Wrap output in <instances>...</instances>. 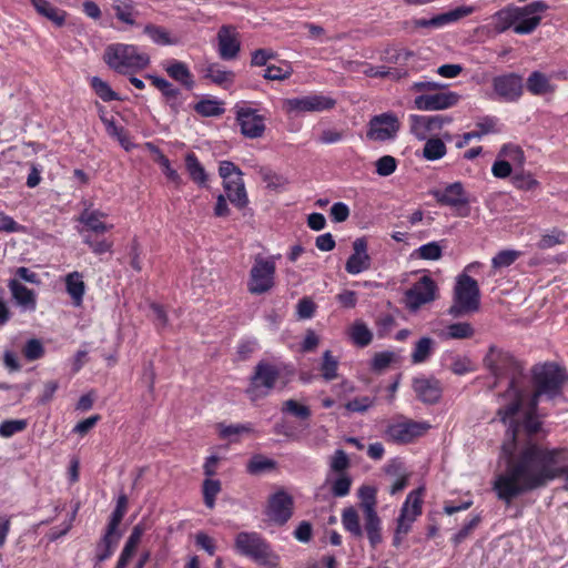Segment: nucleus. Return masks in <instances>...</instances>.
<instances>
[{
    "instance_id": "45",
    "label": "nucleus",
    "mask_w": 568,
    "mask_h": 568,
    "mask_svg": "<svg viewBox=\"0 0 568 568\" xmlns=\"http://www.w3.org/2000/svg\"><path fill=\"white\" fill-rule=\"evenodd\" d=\"M115 17L124 23L134 24V3L131 0H115L113 3Z\"/></svg>"
},
{
    "instance_id": "44",
    "label": "nucleus",
    "mask_w": 568,
    "mask_h": 568,
    "mask_svg": "<svg viewBox=\"0 0 568 568\" xmlns=\"http://www.w3.org/2000/svg\"><path fill=\"white\" fill-rule=\"evenodd\" d=\"M168 74L174 80L183 83L187 88H192L193 81L191 78L190 70L186 64L183 62H173L172 64L165 68Z\"/></svg>"
},
{
    "instance_id": "24",
    "label": "nucleus",
    "mask_w": 568,
    "mask_h": 568,
    "mask_svg": "<svg viewBox=\"0 0 568 568\" xmlns=\"http://www.w3.org/2000/svg\"><path fill=\"white\" fill-rule=\"evenodd\" d=\"M12 298L23 312H34L37 308V294L34 291L22 285L18 280L12 278L8 283Z\"/></svg>"
},
{
    "instance_id": "12",
    "label": "nucleus",
    "mask_w": 568,
    "mask_h": 568,
    "mask_svg": "<svg viewBox=\"0 0 568 568\" xmlns=\"http://www.w3.org/2000/svg\"><path fill=\"white\" fill-rule=\"evenodd\" d=\"M335 105L332 98L325 95H306L301 98H292L283 100V110L291 114H300L304 112H322L329 110Z\"/></svg>"
},
{
    "instance_id": "51",
    "label": "nucleus",
    "mask_w": 568,
    "mask_h": 568,
    "mask_svg": "<svg viewBox=\"0 0 568 568\" xmlns=\"http://www.w3.org/2000/svg\"><path fill=\"white\" fill-rule=\"evenodd\" d=\"M27 426L26 419H7L0 424V437L10 438L14 434L24 430Z\"/></svg>"
},
{
    "instance_id": "2",
    "label": "nucleus",
    "mask_w": 568,
    "mask_h": 568,
    "mask_svg": "<svg viewBox=\"0 0 568 568\" xmlns=\"http://www.w3.org/2000/svg\"><path fill=\"white\" fill-rule=\"evenodd\" d=\"M103 61L115 72L129 74L145 69L150 63V58L140 52L135 45L113 43L105 48Z\"/></svg>"
},
{
    "instance_id": "61",
    "label": "nucleus",
    "mask_w": 568,
    "mask_h": 568,
    "mask_svg": "<svg viewBox=\"0 0 568 568\" xmlns=\"http://www.w3.org/2000/svg\"><path fill=\"white\" fill-rule=\"evenodd\" d=\"M374 405V398L368 396L356 397L346 404V408L355 413H364Z\"/></svg>"
},
{
    "instance_id": "37",
    "label": "nucleus",
    "mask_w": 568,
    "mask_h": 568,
    "mask_svg": "<svg viewBox=\"0 0 568 568\" xmlns=\"http://www.w3.org/2000/svg\"><path fill=\"white\" fill-rule=\"evenodd\" d=\"M474 335V328L469 323L459 322L450 324L446 327L440 336L445 339H464Z\"/></svg>"
},
{
    "instance_id": "9",
    "label": "nucleus",
    "mask_w": 568,
    "mask_h": 568,
    "mask_svg": "<svg viewBox=\"0 0 568 568\" xmlns=\"http://www.w3.org/2000/svg\"><path fill=\"white\" fill-rule=\"evenodd\" d=\"M278 377V371L275 366L267 363H260L255 367V373L251 377L246 394L252 402L266 397L273 389Z\"/></svg>"
},
{
    "instance_id": "5",
    "label": "nucleus",
    "mask_w": 568,
    "mask_h": 568,
    "mask_svg": "<svg viewBox=\"0 0 568 568\" xmlns=\"http://www.w3.org/2000/svg\"><path fill=\"white\" fill-rule=\"evenodd\" d=\"M479 300L480 293L477 282L468 274L462 273L456 277L449 314L460 316L476 312L479 308Z\"/></svg>"
},
{
    "instance_id": "11",
    "label": "nucleus",
    "mask_w": 568,
    "mask_h": 568,
    "mask_svg": "<svg viewBox=\"0 0 568 568\" xmlns=\"http://www.w3.org/2000/svg\"><path fill=\"white\" fill-rule=\"evenodd\" d=\"M433 195L438 203L455 210L457 215L463 217L469 215V197L460 182L452 183L444 190H436L433 192Z\"/></svg>"
},
{
    "instance_id": "32",
    "label": "nucleus",
    "mask_w": 568,
    "mask_h": 568,
    "mask_svg": "<svg viewBox=\"0 0 568 568\" xmlns=\"http://www.w3.org/2000/svg\"><path fill=\"white\" fill-rule=\"evenodd\" d=\"M219 436L230 442H237L242 435L254 433V426L251 423L231 424L221 423L216 426Z\"/></svg>"
},
{
    "instance_id": "6",
    "label": "nucleus",
    "mask_w": 568,
    "mask_h": 568,
    "mask_svg": "<svg viewBox=\"0 0 568 568\" xmlns=\"http://www.w3.org/2000/svg\"><path fill=\"white\" fill-rule=\"evenodd\" d=\"M275 256L254 257L253 265L248 273L246 288L253 295H262L271 292L276 285Z\"/></svg>"
},
{
    "instance_id": "43",
    "label": "nucleus",
    "mask_w": 568,
    "mask_h": 568,
    "mask_svg": "<svg viewBox=\"0 0 568 568\" xmlns=\"http://www.w3.org/2000/svg\"><path fill=\"white\" fill-rule=\"evenodd\" d=\"M222 101L204 99L194 105V110L202 116H220L224 113Z\"/></svg>"
},
{
    "instance_id": "52",
    "label": "nucleus",
    "mask_w": 568,
    "mask_h": 568,
    "mask_svg": "<svg viewBox=\"0 0 568 568\" xmlns=\"http://www.w3.org/2000/svg\"><path fill=\"white\" fill-rule=\"evenodd\" d=\"M361 509L363 511L376 510V489L372 486H363L358 490Z\"/></svg>"
},
{
    "instance_id": "13",
    "label": "nucleus",
    "mask_w": 568,
    "mask_h": 568,
    "mask_svg": "<svg viewBox=\"0 0 568 568\" xmlns=\"http://www.w3.org/2000/svg\"><path fill=\"white\" fill-rule=\"evenodd\" d=\"M525 155L523 150L515 144L504 145L498 153V160L494 163L491 172L496 178H507L523 166Z\"/></svg>"
},
{
    "instance_id": "48",
    "label": "nucleus",
    "mask_w": 568,
    "mask_h": 568,
    "mask_svg": "<svg viewBox=\"0 0 568 568\" xmlns=\"http://www.w3.org/2000/svg\"><path fill=\"white\" fill-rule=\"evenodd\" d=\"M521 253L516 250H503L498 252L493 258H491V265L495 270L504 268L510 266L519 256Z\"/></svg>"
},
{
    "instance_id": "36",
    "label": "nucleus",
    "mask_w": 568,
    "mask_h": 568,
    "mask_svg": "<svg viewBox=\"0 0 568 568\" xmlns=\"http://www.w3.org/2000/svg\"><path fill=\"white\" fill-rule=\"evenodd\" d=\"M348 335L352 342L361 347L367 346L373 339V334L371 329L362 321H356L349 327Z\"/></svg>"
},
{
    "instance_id": "40",
    "label": "nucleus",
    "mask_w": 568,
    "mask_h": 568,
    "mask_svg": "<svg viewBox=\"0 0 568 568\" xmlns=\"http://www.w3.org/2000/svg\"><path fill=\"white\" fill-rule=\"evenodd\" d=\"M443 255V246L439 242H429L414 250L412 257L426 261H438Z\"/></svg>"
},
{
    "instance_id": "46",
    "label": "nucleus",
    "mask_w": 568,
    "mask_h": 568,
    "mask_svg": "<svg viewBox=\"0 0 568 568\" xmlns=\"http://www.w3.org/2000/svg\"><path fill=\"white\" fill-rule=\"evenodd\" d=\"M423 154L427 160H438L446 154V145L439 138L428 139L424 145Z\"/></svg>"
},
{
    "instance_id": "57",
    "label": "nucleus",
    "mask_w": 568,
    "mask_h": 568,
    "mask_svg": "<svg viewBox=\"0 0 568 568\" xmlns=\"http://www.w3.org/2000/svg\"><path fill=\"white\" fill-rule=\"evenodd\" d=\"M282 410L284 413L294 415L298 418L305 419L311 416V410L307 406L300 404L294 399H287L284 402Z\"/></svg>"
},
{
    "instance_id": "17",
    "label": "nucleus",
    "mask_w": 568,
    "mask_h": 568,
    "mask_svg": "<svg viewBox=\"0 0 568 568\" xmlns=\"http://www.w3.org/2000/svg\"><path fill=\"white\" fill-rule=\"evenodd\" d=\"M352 246L353 253L345 263V270L351 275H357L371 268L372 257L368 254V243L365 237H357Z\"/></svg>"
},
{
    "instance_id": "62",
    "label": "nucleus",
    "mask_w": 568,
    "mask_h": 568,
    "mask_svg": "<svg viewBox=\"0 0 568 568\" xmlns=\"http://www.w3.org/2000/svg\"><path fill=\"white\" fill-rule=\"evenodd\" d=\"M145 529L141 524H138L133 527L131 535L129 536L123 549L129 550L131 552H135L141 538L144 534Z\"/></svg>"
},
{
    "instance_id": "42",
    "label": "nucleus",
    "mask_w": 568,
    "mask_h": 568,
    "mask_svg": "<svg viewBox=\"0 0 568 568\" xmlns=\"http://www.w3.org/2000/svg\"><path fill=\"white\" fill-rule=\"evenodd\" d=\"M473 12L471 7H459L449 12L439 14L430 19V23H433L434 28L442 27L444 24L457 21L466 16H469Z\"/></svg>"
},
{
    "instance_id": "26",
    "label": "nucleus",
    "mask_w": 568,
    "mask_h": 568,
    "mask_svg": "<svg viewBox=\"0 0 568 568\" xmlns=\"http://www.w3.org/2000/svg\"><path fill=\"white\" fill-rule=\"evenodd\" d=\"M413 387L417 397L425 403L433 404L440 397V388L436 381L416 378L414 379Z\"/></svg>"
},
{
    "instance_id": "21",
    "label": "nucleus",
    "mask_w": 568,
    "mask_h": 568,
    "mask_svg": "<svg viewBox=\"0 0 568 568\" xmlns=\"http://www.w3.org/2000/svg\"><path fill=\"white\" fill-rule=\"evenodd\" d=\"M219 54L223 60H233L237 57L241 42L240 34L233 26H222L217 32Z\"/></svg>"
},
{
    "instance_id": "25",
    "label": "nucleus",
    "mask_w": 568,
    "mask_h": 568,
    "mask_svg": "<svg viewBox=\"0 0 568 568\" xmlns=\"http://www.w3.org/2000/svg\"><path fill=\"white\" fill-rule=\"evenodd\" d=\"M65 291L72 300V304L77 307L83 303L85 294V283L83 275L77 271L71 272L64 277Z\"/></svg>"
},
{
    "instance_id": "20",
    "label": "nucleus",
    "mask_w": 568,
    "mask_h": 568,
    "mask_svg": "<svg viewBox=\"0 0 568 568\" xmlns=\"http://www.w3.org/2000/svg\"><path fill=\"white\" fill-rule=\"evenodd\" d=\"M495 93L505 101H516L523 93V80L518 74L509 73L493 79Z\"/></svg>"
},
{
    "instance_id": "49",
    "label": "nucleus",
    "mask_w": 568,
    "mask_h": 568,
    "mask_svg": "<svg viewBox=\"0 0 568 568\" xmlns=\"http://www.w3.org/2000/svg\"><path fill=\"white\" fill-rule=\"evenodd\" d=\"M349 467V459L346 453L342 449L335 450L329 458V473L328 474H346L345 470Z\"/></svg>"
},
{
    "instance_id": "22",
    "label": "nucleus",
    "mask_w": 568,
    "mask_h": 568,
    "mask_svg": "<svg viewBox=\"0 0 568 568\" xmlns=\"http://www.w3.org/2000/svg\"><path fill=\"white\" fill-rule=\"evenodd\" d=\"M450 119L444 115H410V132L419 140H425L429 133L440 130Z\"/></svg>"
},
{
    "instance_id": "55",
    "label": "nucleus",
    "mask_w": 568,
    "mask_h": 568,
    "mask_svg": "<svg viewBox=\"0 0 568 568\" xmlns=\"http://www.w3.org/2000/svg\"><path fill=\"white\" fill-rule=\"evenodd\" d=\"M83 242L90 247V250L97 254L102 255L111 252L113 242L106 239L93 240L90 234L83 235Z\"/></svg>"
},
{
    "instance_id": "64",
    "label": "nucleus",
    "mask_w": 568,
    "mask_h": 568,
    "mask_svg": "<svg viewBox=\"0 0 568 568\" xmlns=\"http://www.w3.org/2000/svg\"><path fill=\"white\" fill-rule=\"evenodd\" d=\"M185 165L187 173L192 178H204V169L202 168V165L200 164V162L197 161L196 156L193 153H189L185 156Z\"/></svg>"
},
{
    "instance_id": "8",
    "label": "nucleus",
    "mask_w": 568,
    "mask_h": 568,
    "mask_svg": "<svg viewBox=\"0 0 568 568\" xmlns=\"http://www.w3.org/2000/svg\"><path fill=\"white\" fill-rule=\"evenodd\" d=\"M438 287L429 275H423L404 293V305L410 312H417L423 306L437 298Z\"/></svg>"
},
{
    "instance_id": "33",
    "label": "nucleus",
    "mask_w": 568,
    "mask_h": 568,
    "mask_svg": "<svg viewBox=\"0 0 568 568\" xmlns=\"http://www.w3.org/2000/svg\"><path fill=\"white\" fill-rule=\"evenodd\" d=\"M204 77L211 82L226 88L233 83L235 74L233 71L222 68L219 63H210L204 70Z\"/></svg>"
},
{
    "instance_id": "29",
    "label": "nucleus",
    "mask_w": 568,
    "mask_h": 568,
    "mask_svg": "<svg viewBox=\"0 0 568 568\" xmlns=\"http://www.w3.org/2000/svg\"><path fill=\"white\" fill-rule=\"evenodd\" d=\"M364 528L373 548L379 545L383 540L382 537V521L376 510L363 511Z\"/></svg>"
},
{
    "instance_id": "31",
    "label": "nucleus",
    "mask_w": 568,
    "mask_h": 568,
    "mask_svg": "<svg viewBox=\"0 0 568 568\" xmlns=\"http://www.w3.org/2000/svg\"><path fill=\"white\" fill-rule=\"evenodd\" d=\"M224 192L226 197L237 207L247 204V194L243 180H225Z\"/></svg>"
},
{
    "instance_id": "16",
    "label": "nucleus",
    "mask_w": 568,
    "mask_h": 568,
    "mask_svg": "<svg viewBox=\"0 0 568 568\" xmlns=\"http://www.w3.org/2000/svg\"><path fill=\"white\" fill-rule=\"evenodd\" d=\"M398 130V118L394 113H383L371 119L367 138L373 141H386L393 139Z\"/></svg>"
},
{
    "instance_id": "15",
    "label": "nucleus",
    "mask_w": 568,
    "mask_h": 568,
    "mask_svg": "<svg viewBox=\"0 0 568 568\" xmlns=\"http://www.w3.org/2000/svg\"><path fill=\"white\" fill-rule=\"evenodd\" d=\"M236 122L241 133L247 139H260L266 130L264 115L253 108H236Z\"/></svg>"
},
{
    "instance_id": "10",
    "label": "nucleus",
    "mask_w": 568,
    "mask_h": 568,
    "mask_svg": "<svg viewBox=\"0 0 568 568\" xmlns=\"http://www.w3.org/2000/svg\"><path fill=\"white\" fill-rule=\"evenodd\" d=\"M293 497L283 489H280L268 497L265 516L276 525H284L293 515Z\"/></svg>"
},
{
    "instance_id": "60",
    "label": "nucleus",
    "mask_w": 568,
    "mask_h": 568,
    "mask_svg": "<svg viewBox=\"0 0 568 568\" xmlns=\"http://www.w3.org/2000/svg\"><path fill=\"white\" fill-rule=\"evenodd\" d=\"M480 517L478 515L474 516L473 518L467 521L458 532L454 535L452 538L453 542L455 545H458L463 542L470 534L471 531L479 525Z\"/></svg>"
},
{
    "instance_id": "35",
    "label": "nucleus",
    "mask_w": 568,
    "mask_h": 568,
    "mask_svg": "<svg viewBox=\"0 0 568 568\" xmlns=\"http://www.w3.org/2000/svg\"><path fill=\"white\" fill-rule=\"evenodd\" d=\"M435 341L430 337L419 338L412 352V362L414 364H422L426 362L434 352Z\"/></svg>"
},
{
    "instance_id": "41",
    "label": "nucleus",
    "mask_w": 568,
    "mask_h": 568,
    "mask_svg": "<svg viewBox=\"0 0 568 568\" xmlns=\"http://www.w3.org/2000/svg\"><path fill=\"white\" fill-rule=\"evenodd\" d=\"M343 527L355 537L363 536V529L359 524V516L353 507L345 508L342 513Z\"/></svg>"
},
{
    "instance_id": "23",
    "label": "nucleus",
    "mask_w": 568,
    "mask_h": 568,
    "mask_svg": "<svg viewBox=\"0 0 568 568\" xmlns=\"http://www.w3.org/2000/svg\"><path fill=\"white\" fill-rule=\"evenodd\" d=\"M459 95L455 92H442L429 95H419L414 103L418 110L434 111L444 110L455 105Z\"/></svg>"
},
{
    "instance_id": "54",
    "label": "nucleus",
    "mask_w": 568,
    "mask_h": 568,
    "mask_svg": "<svg viewBox=\"0 0 568 568\" xmlns=\"http://www.w3.org/2000/svg\"><path fill=\"white\" fill-rule=\"evenodd\" d=\"M337 359L329 351L323 354V363L321 366L322 375L326 381H332L337 377Z\"/></svg>"
},
{
    "instance_id": "59",
    "label": "nucleus",
    "mask_w": 568,
    "mask_h": 568,
    "mask_svg": "<svg viewBox=\"0 0 568 568\" xmlns=\"http://www.w3.org/2000/svg\"><path fill=\"white\" fill-rule=\"evenodd\" d=\"M23 354L29 361H36L42 357L44 354L42 343L37 338L29 339L24 345Z\"/></svg>"
},
{
    "instance_id": "56",
    "label": "nucleus",
    "mask_w": 568,
    "mask_h": 568,
    "mask_svg": "<svg viewBox=\"0 0 568 568\" xmlns=\"http://www.w3.org/2000/svg\"><path fill=\"white\" fill-rule=\"evenodd\" d=\"M275 466L272 459H268L262 455L253 456L247 463L246 470L250 474L256 475L266 469H271Z\"/></svg>"
},
{
    "instance_id": "47",
    "label": "nucleus",
    "mask_w": 568,
    "mask_h": 568,
    "mask_svg": "<svg viewBox=\"0 0 568 568\" xmlns=\"http://www.w3.org/2000/svg\"><path fill=\"white\" fill-rule=\"evenodd\" d=\"M204 504L212 509L215 506V498L221 491V481L219 479L206 478L202 487Z\"/></svg>"
},
{
    "instance_id": "30",
    "label": "nucleus",
    "mask_w": 568,
    "mask_h": 568,
    "mask_svg": "<svg viewBox=\"0 0 568 568\" xmlns=\"http://www.w3.org/2000/svg\"><path fill=\"white\" fill-rule=\"evenodd\" d=\"M30 2L40 16L47 18L58 27L64 24L67 17L64 11L55 8L47 0H30Z\"/></svg>"
},
{
    "instance_id": "3",
    "label": "nucleus",
    "mask_w": 568,
    "mask_h": 568,
    "mask_svg": "<svg viewBox=\"0 0 568 568\" xmlns=\"http://www.w3.org/2000/svg\"><path fill=\"white\" fill-rule=\"evenodd\" d=\"M234 548L237 554L267 568H275L280 557L271 546L255 531H242L235 536Z\"/></svg>"
},
{
    "instance_id": "7",
    "label": "nucleus",
    "mask_w": 568,
    "mask_h": 568,
    "mask_svg": "<svg viewBox=\"0 0 568 568\" xmlns=\"http://www.w3.org/2000/svg\"><path fill=\"white\" fill-rule=\"evenodd\" d=\"M484 363L495 378H510V385H516L514 379L521 373V366L511 354L496 347H490Z\"/></svg>"
},
{
    "instance_id": "34",
    "label": "nucleus",
    "mask_w": 568,
    "mask_h": 568,
    "mask_svg": "<svg viewBox=\"0 0 568 568\" xmlns=\"http://www.w3.org/2000/svg\"><path fill=\"white\" fill-rule=\"evenodd\" d=\"M527 88L535 95H542L555 91L547 75L535 71L527 79Z\"/></svg>"
},
{
    "instance_id": "28",
    "label": "nucleus",
    "mask_w": 568,
    "mask_h": 568,
    "mask_svg": "<svg viewBox=\"0 0 568 568\" xmlns=\"http://www.w3.org/2000/svg\"><path fill=\"white\" fill-rule=\"evenodd\" d=\"M364 528L373 548L379 545L383 540L382 537V521L376 510L363 511Z\"/></svg>"
},
{
    "instance_id": "18",
    "label": "nucleus",
    "mask_w": 568,
    "mask_h": 568,
    "mask_svg": "<svg viewBox=\"0 0 568 568\" xmlns=\"http://www.w3.org/2000/svg\"><path fill=\"white\" fill-rule=\"evenodd\" d=\"M516 9H527V11H523V14L518 16L515 32L518 34H528L540 24L541 17L539 13L545 12L548 9V4L544 1H535L525 7H516Z\"/></svg>"
},
{
    "instance_id": "58",
    "label": "nucleus",
    "mask_w": 568,
    "mask_h": 568,
    "mask_svg": "<svg viewBox=\"0 0 568 568\" xmlns=\"http://www.w3.org/2000/svg\"><path fill=\"white\" fill-rule=\"evenodd\" d=\"M144 32L158 44H172L174 41L170 38L169 32L160 27L146 26Z\"/></svg>"
},
{
    "instance_id": "14",
    "label": "nucleus",
    "mask_w": 568,
    "mask_h": 568,
    "mask_svg": "<svg viewBox=\"0 0 568 568\" xmlns=\"http://www.w3.org/2000/svg\"><path fill=\"white\" fill-rule=\"evenodd\" d=\"M429 429L430 424L427 422H415L407 419L404 422L390 424L387 427L385 434L388 440L406 444L425 435Z\"/></svg>"
},
{
    "instance_id": "53",
    "label": "nucleus",
    "mask_w": 568,
    "mask_h": 568,
    "mask_svg": "<svg viewBox=\"0 0 568 568\" xmlns=\"http://www.w3.org/2000/svg\"><path fill=\"white\" fill-rule=\"evenodd\" d=\"M91 85L94 92L103 100V101H113L118 100V94L110 88V85L98 77H93L91 79Z\"/></svg>"
},
{
    "instance_id": "50",
    "label": "nucleus",
    "mask_w": 568,
    "mask_h": 568,
    "mask_svg": "<svg viewBox=\"0 0 568 568\" xmlns=\"http://www.w3.org/2000/svg\"><path fill=\"white\" fill-rule=\"evenodd\" d=\"M566 233L558 229H552L541 236L538 242V247L541 250H547L554 247L555 245L565 243Z\"/></svg>"
},
{
    "instance_id": "4",
    "label": "nucleus",
    "mask_w": 568,
    "mask_h": 568,
    "mask_svg": "<svg viewBox=\"0 0 568 568\" xmlns=\"http://www.w3.org/2000/svg\"><path fill=\"white\" fill-rule=\"evenodd\" d=\"M424 488L412 490L400 507L393 535V546L399 548L423 511Z\"/></svg>"
},
{
    "instance_id": "39",
    "label": "nucleus",
    "mask_w": 568,
    "mask_h": 568,
    "mask_svg": "<svg viewBox=\"0 0 568 568\" xmlns=\"http://www.w3.org/2000/svg\"><path fill=\"white\" fill-rule=\"evenodd\" d=\"M325 481L331 486L332 494L335 497H344L348 495L352 485L349 475L339 474L336 478H332V475L327 474Z\"/></svg>"
},
{
    "instance_id": "38",
    "label": "nucleus",
    "mask_w": 568,
    "mask_h": 568,
    "mask_svg": "<svg viewBox=\"0 0 568 568\" xmlns=\"http://www.w3.org/2000/svg\"><path fill=\"white\" fill-rule=\"evenodd\" d=\"M219 173L221 178H230L231 175H261L263 178H270L272 174L271 170L268 168L261 166L255 172H243L240 168H237L233 162L230 161H223L220 163Z\"/></svg>"
},
{
    "instance_id": "63",
    "label": "nucleus",
    "mask_w": 568,
    "mask_h": 568,
    "mask_svg": "<svg viewBox=\"0 0 568 568\" xmlns=\"http://www.w3.org/2000/svg\"><path fill=\"white\" fill-rule=\"evenodd\" d=\"M396 169V160L390 155L382 156L376 161V171L379 175L386 176L392 174Z\"/></svg>"
},
{
    "instance_id": "27",
    "label": "nucleus",
    "mask_w": 568,
    "mask_h": 568,
    "mask_svg": "<svg viewBox=\"0 0 568 568\" xmlns=\"http://www.w3.org/2000/svg\"><path fill=\"white\" fill-rule=\"evenodd\" d=\"M523 11L525 12L527 9H516L515 6H509L496 12L491 17L495 30L498 32H504L510 27L515 29L518 16L523 14Z\"/></svg>"
},
{
    "instance_id": "19",
    "label": "nucleus",
    "mask_w": 568,
    "mask_h": 568,
    "mask_svg": "<svg viewBox=\"0 0 568 568\" xmlns=\"http://www.w3.org/2000/svg\"><path fill=\"white\" fill-rule=\"evenodd\" d=\"M108 214L99 210L87 207L78 216V221L82 224L79 232L84 235V232L103 234L113 229V224L106 222Z\"/></svg>"
},
{
    "instance_id": "1",
    "label": "nucleus",
    "mask_w": 568,
    "mask_h": 568,
    "mask_svg": "<svg viewBox=\"0 0 568 568\" xmlns=\"http://www.w3.org/2000/svg\"><path fill=\"white\" fill-rule=\"evenodd\" d=\"M534 374L536 390L528 393L517 385H509L497 412L500 420L509 426L511 440L501 446L499 462L505 464V469L495 476L493 489L508 504L520 494L544 487L557 478L568 481V448H550L534 442L518 446L515 442L520 427L530 435L540 429L536 414L539 397L555 398L560 392L562 372L557 365H539Z\"/></svg>"
}]
</instances>
